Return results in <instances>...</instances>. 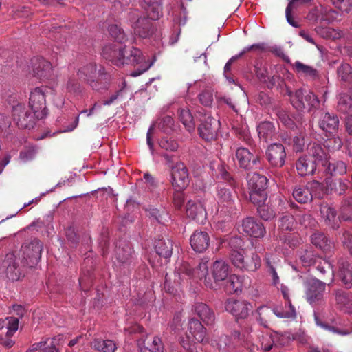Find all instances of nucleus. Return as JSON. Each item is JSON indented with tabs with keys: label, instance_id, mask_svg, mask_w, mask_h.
Returning <instances> with one entry per match:
<instances>
[{
	"label": "nucleus",
	"instance_id": "f257e3e1",
	"mask_svg": "<svg viewBox=\"0 0 352 352\" xmlns=\"http://www.w3.org/2000/svg\"><path fill=\"white\" fill-rule=\"evenodd\" d=\"M127 40V35L120 26L117 24L111 25V41H113L119 45L118 47L116 45H111V63L118 67L124 64L140 65L131 74V76L136 77L146 72L153 65L155 60H146L138 48L131 47L127 49L124 45Z\"/></svg>",
	"mask_w": 352,
	"mask_h": 352
},
{
	"label": "nucleus",
	"instance_id": "f03ea898",
	"mask_svg": "<svg viewBox=\"0 0 352 352\" xmlns=\"http://www.w3.org/2000/svg\"><path fill=\"white\" fill-rule=\"evenodd\" d=\"M216 198L218 204L217 211L221 217L232 218L238 214L236 192L219 185L217 187Z\"/></svg>",
	"mask_w": 352,
	"mask_h": 352
},
{
	"label": "nucleus",
	"instance_id": "7ed1b4c3",
	"mask_svg": "<svg viewBox=\"0 0 352 352\" xmlns=\"http://www.w3.org/2000/svg\"><path fill=\"white\" fill-rule=\"evenodd\" d=\"M229 258L232 265L242 271L256 272L261 266V257L254 251L232 250Z\"/></svg>",
	"mask_w": 352,
	"mask_h": 352
},
{
	"label": "nucleus",
	"instance_id": "20e7f679",
	"mask_svg": "<svg viewBox=\"0 0 352 352\" xmlns=\"http://www.w3.org/2000/svg\"><path fill=\"white\" fill-rule=\"evenodd\" d=\"M54 90L47 86L36 87L30 94L29 106L37 120L45 118L47 115L45 98L53 95Z\"/></svg>",
	"mask_w": 352,
	"mask_h": 352
},
{
	"label": "nucleus",
	"instance_id": "39448f33",
	"mask_svg": "<svg viewBox=\"0 0 352 352\" xmlns=\"http://www.w3.org/2000/svg\"><path fill=\"white\" fill-rule=\"evenodd\" d=\"M96 72V65L94 63H89L82 67L78 75L80 78L87 80L94 89L99 90L108 88L109 74L104 71V69L100 67L96 81L94 78Z\"/></svg>",
	"mask_w": 352,
	"mask_h": 352
},
{
	"label": "nucleus",
	"instance_id": "423d86ee",
	"mask_svg": "<svg viewBox=\"0 0 352 352\" xmlns=\"http://www.w3.org/2000/svg\"><path fill=\"white\" fill-rule=\"evenodd\" d=\"M287 94L290 98L293 107L298 111H303L308 108L311 110L320 105V100L312 92L303 89H298L294 93L287 89Z\"/></svg>",
	"mask_w": 352,
	"mask_h": 352
},
{
	"label": "nucleus",
	"instance_id": "0eeeda50",
	"mask_svg": "<svg viewBox=\"0 0 352 352\" xmlns=\"http://www.w3.org/2000/svg\"><path fill=\"white\" fill-rule=\"evenodd\" d=\"M128 19L135 34L140 37L146 38L154 33L155 28L153 23L147 17L142 16L139 10H131L128 13Z\"/></svg>",
	"mask_w": 352,
	"mask_h": 352
},
{
	"label": "nucleus",
	"instance_id": "6e6552de",
	"mask_svg": "<svg viewBox=\"0 0 352 352\" xmlns=\"http://www.w3.org/2000/svg\"><path fill=\"white\" fill-rule=\"evenodd\" d=\"M23 276V270L13 253L7 254L4 259L0 261V277L3 276L15 281Z\"/></svg>",
	"mask_w": 352,
	"mask_h": 352
},
{
	"label": "nucleus",
	"instance_id": "1a4fd4ad",
	"mask_svg": "<svg viewBox=\"0 0 352 352\" xmlns=\"http://www.w3.org/2000/svg\"><path fill=\"white\" fill-rule=\"evenodd\" d=\"M258 320L262 325L267 327L274 319V316L280 318H294V311L290 309V311H285L282 307H275L271 308L267 306H261L258 308Z\"/></svg>",
	"mask_w": 352,
	"mask_h": 352
},
{
	"label": "nucleus",
	"instance_id": "9d476101",
	"mask_svg": "<svg viewBox=\"0 0 352 352\" xmlns=\"http://www.w3.org/2000/svg\"><path fill=\"white\" fill-rule=\"evenodd\" d=\"M43 250V244L37 239L26 241L21 247L23 258L26 264L32 267L36 265L41 259Z\"/></svg>",
	"mask_w": 352,
	"mask_h": 352
},
{
	"label": "nucleus",
	"instance_id": "9b49d317",
	"mask_svg": "<svg viewBox=\"0 0 352 352\" xmlns=\"http://www.w3.org/2000/svg\"><path fill=\"white\" fill-rule=\"evenodd\" d=\"M198 131L200 137L206 141L215 140L220 126V122L210 115L204 114L199 118Z\"/></svg>",
	"mask_w": 352,
	"mask_h": 352
},
{
	"label": "nucleus",
	"instance_id": "f8f14e48",
	"mask_svg": "<svg viewBox=\"0 0 352 352\" xmlns=\"http://www.w3.org/2000/svg\"><path fill=\"white\" fill-rule=\"evenodd\" d=\"M208 261L207 258H202L196 268L190 267L188 264H184L180 268V271L190 278L200 280L204 278V283L208 287L216 289V285L212 283L210 278L207 277L208 275Z\"/></svg>",
	"mask_w": 352,
	"mask_h": 352
},
{
	"label": "nucleus",
	"instance_id": "ddd939ff",
	"mask_svg": "<svg viewBox=\"0 0 352 352\" xmlns=\"http://www.w3.org/2000/svg\"><path fill=\"white\" fill-rule=\"evenodd\" d=\"M234 161L239 168L245 170L256 168L261 164L260 156L253 155L245 147H239L236 150Z\"/></svg>",
	"mask_w": 352,
	"mask_h": 352
},
{
	"label": "nucleus",
	"instance_id": "4468645a",
	"mask_svg": "<svg viewBox=\"0 0 352 352\" xmlns=\"http://www.w3.org/2000/svg\"><path fill=\"white\" fill-rule=\"evenodd\" d=\"M12 116L14 121L20 129H30L34 128L36 118L34 114L29 112L25 104L17 103L13 106Z\"/></svg>",
	"mask_w": 352,
	"mask_h": 352
},
{
	"label": "nucleus",
	"instance_id": "2eb2a0df",
	"mask_svg": "<svg viewBox=\"0 0 352 352\" xmlns=\"http://www.w3.org/2000/svg\"><path fill=\"white\" fill-rule=\"evenodd\" d=\"M315 118H318V125L324 132L333 134L338 131L340 121L336 114L318 111L314 113V119Z\"/></svg>",
	"mask_w": 352,
	"mask_h": 352
},
{
	"label": "nucleus",
	"instance_id": "dca6fc26",
	"mask_svg": "<svg viewBox=\"0 0 352 352\" xmlns=\"http://www.w3.org/2000/svg\"><path fill=\"white\" fill-rule=\"evenodd\" d=\"M326 288L325 283L313 278L307 281L305 293V299L312 305L319 304L322 300Z\"/></svg>",
	"mask_w": 352,
	"mask_h": 352
},
{
	"label": "nucleus",
	"instance_id": "f3484780",
	"mask_svg": "<svg viewBox=\"0 0 352 352\" xmlns=\"http://www.w3.org/2000/svg\"><path fill=\"white\" fill-rule=\"evenodd\" d=\"M171 184L175 190H184L190 183L188 169L181 161H177L170 170Z\"/></svg>",
	"mask_w": 352,
	"mask_h": 352
},
{
	"label": "nucleus",
	"instance_id": "a211bd4d",
	"mask_svg": "<svg viewBox=\"0 0 352 352\" xmlns=\"http://www.w3.org/2000/svg\"><path fill=\"white\" fill-rule=\"evenodd\" d=\"M315 322L318 326L333 333L345 336L351 332L349 321L340 317L332 319L331 324H328L322 322L315 314Z\"/></svg>",
	"mask_w": 352,
	"mask_h": 352
},
{
	"label": "nucleus",
	"instance_id": "6ab92c4d",
	"mask_svg": "<svg viewBox=\"0 0 352 352\" xmlns=\"http://www.w3.org/2000/svg\"><path fill=\"white\" fill-rule=\"evenodd\" d=\"M251 307V305L248 302L234 298L228 299L225 305L226 310L236 320L246 318Z\"/></svg>",
	"mask_w": 352,
	"mask_h": 352
},
{
	"label": "nucleus",
	"instance_id": "aec40b11",
	"mask_svg": "<svg viewBox=\"0 0 352 352\" xmlns=\"http://www.w3.org/2000/svg\"><path fill=\"white\" fill-rule=\"evenodd\" d=\"M286 153L281 144H270L266 150V158L271 166L280 168L285 164Z\"/></svg>",
	"mask_w": 352,
	"mask_h": 352
},
{
	"label": "nucleus",
	"instance_id": "412c9836",
	"mask_svg": "<svg viewBox=\"0 0 352 352\" xmlns=\"http://www.w3.org/2000/svg\"><path fill=\"white\" fill-rule=\"evenodd\" d=\"M335 306L337 309L346 314L352 313V293L342 289L333 292Z\"/></svg>",
	"mask_w": 352,
	"mask_h": 352
},
{
	"label": "nucleus",
	"instance_id": "4be33fe9",
	"mask_svg": "<svg viewBox=\"0 0 352 352\" xmlns=\"http://www.w3.org/2000/svg\"><path fill=\"white\" fill-rule=\"evenodd\" d=\"M243 231L248 236L255 238L263 237L265 228L263 223L254 217H247L242 222Z\"/></svg>",
	"mask_w": 352,
	"mask_h": 352
},
{
	"label": "nucleus",
	"instance_id": "5701e85b",
	"mask_svg": "<svg viewBox=\"0 0 352 352\" xmlns=\"http://www.w3.org/2000/svg\"><path fill=\"white\" fill-rule=\"evenodd\" d=\"M190 243L194 251L201 253L209 247L210 236L206 232L197 230L191 235Z\"/></svg>",
	"mask_w": 352,
	"mask_h": 352
},
{
	"label": "nucleus",
	"instance_id": "b1692460",
	"mask_svg": "<svg viewBox=\"0 0 352 352\" xmlns=\"http://www.w3.org/2000/svg\"><path fill=\"white\" fill-rule=\"evenodd\" d=\"M190 336L199 343H204L208 341L206 337V329L201 322L196 319L191 318L188 326V332Z\"/></svg>",
	"mask_w": 352,
	"mask_h": 352
},
{
	"label": "nucleus",
	"instance_id": "393cba45",
	"mask_svg": "<svg viewBox=\"0 0 352 352\" xmlns=\"http://www.w3.org/2000/svg\"><path fill=\"white\" fill-rule=\"evenodd\" d=\"M307 150L308 155L307 156L316 162L317 167L318 166H326L329 160V156L320 144L316 143L310 144Z\"/></svg>",
	"mask_w": 352,
	"mask_h": 352
},
{
	"label": "nucleus",
	"instance_id": "a878e982",
	"mask_svg": "<svg viewBox=\"0 0 352 352\" xmlns=\"http://www.w3.org/2000/svg\"><path fill=\"white\" fill-rule=\"evenodd\" d=\"M211 274L215 283L225 281L229 276L230 267L223 260H217L211 267Z\"/></svg>",
	"mask_w": 352,
	"mask_h": 352
},
{
	"label": "nucleus",
	"instance_id": "bb28decb",
	"mask_svg": "<svg viewBox=\"0 0 352 352\" xmlns=\"http://www.w3.org/2000/svg\"><path fill=\"white\" fill-rule=\"evenodd\" d=\"M320 214L326 226L333 230L339 228L340 223L342 220H340L339 216L337 217V211L334 208L327 204H322L320 206Z\"/></svg>",
	"mask_w": 352,
	"mask_h": 352
},
{
	"label": "nucleus",
	"instance_id": "cd10ccee",
	"mask_svg": "<svg viewBox=\"0 0 352 352\" xmlns=\"http://www.w3.org/2000/svg\"><path fill=\"white\" fill-rule=\"evenodd\" d=\"M186 215L197 222L202 223L206 219V212L200 202L189 200L186 204Z\"/></svg>",
	"mask_w": 352,
	"mask_h": 352
},
{
	"label": "nucleus",
	"instance_id": "c85d7f7f",
	"mask_svg": "<svg viewBox=\"0 0 352 352\" xmlns=\"http://www.w3.org/2000/svg\"><path fill=\"white\" fill-rule=\"evenodd\" d=\"M338 276L345 287L349 289L352 287V267L344 258H340L338 261Z\"/></svg>",
	"mask_w": 352,
	"mask_h": 352
},
{
	"label": "nucleus",
	"instance_id": "c756f323",
	"mask_svg": "<svg viewBox=\"0 0 352 352\" xmlns=\"http://www.w3.org/2000/svg\"><path fill=\"white\" fill-rule=\"evenodd\" d=\"M142 8L148 19L157 20L162 16V0H143Z\"/></svg>",
	"mask_w": 352,
	"mask_h": 352
},
{
	"label": "nucleus",
	"instance_id": "7c9ffc66",
	"mask_svg": "<svg viewBox=\"0 0 352 352\" xmlns=\"http://www.w3.org/2000/svg\"><path fill=\"white\" fill-rule=\"evenodd\" d=\"M138 344L142 352H164V344L161 338L153 337L151 339L146 338L145 340H138Z\"/></svg>",
	"mask_w": 352,
	"mask_h": 352
},
{
	"label": "nucleus",
	"instance_id": "2f4dec72",
	"mask_svg": "<svg viewBox=\"0 0 352 352\" xmlns=\"http://www.w3.org/2000/svg\"><path fill=\"white\" fill-rule=\"evenodd\" d=\"M296 226V221L294 217L288 213H284L279 218L278 221V228H279V238L281 241H283L285 243L287 242V237L284 233L285 231H292Z\"/></svg>",
	"mask_w": 352,
	"mask_h": 352
},
{
	"label": "nucleus",
	"instance_id": "473e14b6",
	"mask_svg": "<svg viewBox=\"0 0 352 352\" xmlns=\"http://www.w3.org/2000/svg\"><path fill=\"white\" fill-rule=\"evenodd\" d=\"M192 310L206 324H213L215 319L214 313L206 304L197 302L194 305Z\"/></svg>",
	"mask_w": 352,
	"mask_h": 352
},
{
	"label": "nucleus",
	"instance_id": "72a5a7b5",
	"mask_svg": "<svg viewBox=\"0 0 352 352\" xmlns=\"http://www.w3.org/2000/svg\"><path fill=\"white\" fill-rule=\"evenodd\" d=\"M156 253L165 258H170L173 253V241L169 238L159 236L155 241Z\"/></svg>",
	"mask_w": 352,
	"mask_h": 352
},
{
	"label": "nucleus",
	"instance_id": "f704fd0d",
	"mask_svg": "<svg viewBox=\"0 0 352 352\" xmlns=\"http://www.w3.org/2000/svg\"><path fill=\"white\" fill-rule=\"evenodd\" d=\"M296 166L298 173L302 177L312 175L317 169L316 162L307 155L300 157L296 163Z\"/></svg>",
	"mask_w": 352,
	"mask_h": 352
},
{
	"label": "nucleus",
	"instance_id": "c9c22d12",
	"mask_svg": "<svg viewBox=\"0 0 352 352\" xmlns=\"http://www.w3.org/2000/svg\"><path fill=\"white\" fill-rule=\"evenodd\" d=\"M249 190H266L267 179L258 173H250L247 175Z\"/></svg>",
	"mask_w": 352,
	"mask_h": 352
},
{
	"label": "nucleus",
	"instance_id": "e433bc0d",
	"mask_svg": "<svg viewBox=\"0 0 352 352\" xmlns=\"http://www.w3.org/2000/svg\"><path fill=\"white\" fill-rule=\"evenodd\" d=\"M324 167L325 173L331 177H338L346 173L347 166L344 162L338 160H328Z\"/></svg>",
	"mask_w": 352,
	"mask_h": 352
},
{
	"label": "nucleus",
	"instance_id": "4c0bfd02",
	"mask_svg": "<svg viewBox=\"0 0 352 352\" xmlns=\"http://www.w3.org/2000/svg\"><path fill=\"white\" fill-rule=\"evenodd\" d=\"M52 72V64L43 58H36L34 63V74L40 78H48Z\"/></svg>",
	"mask_w": 352,
	"mask_h": 352
},
{
	"label": "nucleus",
	"instance_id": "58836bf2",
	"mask_svg": "<svg viewBox=\"0 0 352 352\" xmlns=\"http://www.w3.org/2000/svg\"><path fill=\"white\" fill-rule=\"evenodd\" d=\"M177 116L188 131L192 132L195 130L196 126L195 118H197V117L194 118L188 108H179L177 111Z\"/></svg>",
	"mask_w": 352,
	"mask_h": 352
},
{
	"label": "nucleus",
	"instance_id": "ea45409f",
	"mask_svg": "<svg viewBox=\"0 0 352 352\" xmlns=\"http://www.w3.org/2000/svg\"><path fill=\"white\" fill-rule=\"evenodd\" d=\"M116 256L118 261L122 263L128 262L132 256V248L127 241H120L116 248Z\"/></svg>",
	"mask_w": 352,
	"mask_h": 352
},
{
	"label": "nucleus",
	"instance_id": "a19ab883",
	"mask_svg": "<svg viewBox=\"0 0 352 352\" xmlns=\"http://www.w3.org/2000/svg\"><path fill=\"white\" fill-rule=\"evenodd\" d=\"M145 210L146 215L148 217L156 221L159 223L165 224L168 222L170 216L165 209L159 210L150 206Z\"/></svg>",
	"mask_w": 352,
	"mask_h": 352
},
{
	"label": "nucleus",
	"instance_id": "79ce46f5",
	"mask_svg": "<svg viewBox=\"0 0 352 352\" xmlns=\"http://www.w3.org/2000/svg\"><path fill=\"white\" fill-rule=\"evenodd\" d=\"M257 131L259 138L267 142L275 135V127L271 122H262L258 125Z\"/></svg>",
	"mask_w": 352,
	"mask_h": 352
},
{
	"label": "nucleus",
	"instance_id": "37998d69",
	"mask_svg": "<svg viewBox=\"0 0 352 352\" xmlns=\"http://www.w3.org/2000/svg\"><path fill=\"white\" fill-rule=\"evenodd\" d=\"M310 190L308 186H298L294 188L292 195L296 201L306 204L312 200Z\"/></svg>",
	"mask_w": 352,
	"mask_h": 352
},
{
	"label": "nucleus",
	"instance_id": "c03bdc74",
	"mask_svg": "<svg viewBox=\"0 0 352 352\" xmlns=\"http://www.w3.org/2000/svg\"><path fill=\"white\" fill-rule=\"evenodd\" d=\"M339 218L343 221L352 222V196L342 201Z\"/></svg>",
	"mask_w": 352,
	"mask_h": 352
},
{
	"label": "nucleus",
	"instance_id": "a18cd8bd",
	"mask_svg": "<svg viewBox=\"0 0 352 352\" xmlns=\"http://www.w3.org/2000/svg\"><path fill=\"white\" fill-rule=\"evenodd\" d=\"M311 243L316 248L324 252L328 251L331 248L330 241L328 240L325 234L320 232H315L311 236Z\"/></svg>",
	"mask_w": 352,
	"mask_h": 352
},
{
	"label": "nucleus",
	"instance_id": "49530a36",
	"mask_svg": "<svg viewBox=\"0 0 352 352\" xmlns=\"http://www.w3.org/2000/svg\"><path fill=\"white\" fill-rule=\"evenodd\" d=\"M265 50V45L263 43H258V44H254L251 46L245 47L241 52H240L239 54L232 56L226 64L224 67L225 72H228L230 69L231 65L232 63H234L235 60L241 58L242 56H243L245 54L251 52V51H256L259 52H262Z\"/></svg>",
	"mask_w": 352,
	"mask_h": 352
},
{
	"label": "nucleus",
	"instance_id": "de8ad7c7",
	"mask_svg": "<svg viewBox=\"0 0 352 352\" xmlns=\"http://www.w3.org/2000/svg\"><path fill=\"white\" fill-rule=\"evenodd\" d=\"M294 66L296 72L300 75L309 77L311 80H316L318 78V71L311 66L305 65L300 61H296Z\"/></svg>",
	"mask_w": 352,
	"mask_h": 352
},
{
	"label": "nucleus",
	"instance_id": "09e8293b",
	"mask_svg": "<svg viewBox=\"0 0 352 352\" xmlns=\"http://www.w3.org/2000/svg\"><path fill=\"white\" fill-rule=\"evenodd\" d=\"M224 282L226 292L234 294L241 291V282L240 281L239 277L236 275H230Z\"/></svg>",
	"mask_w": 352,
	"mask_h": 352
},
{
	"label": "nucleus",
	"instance_id": "8fccbe9b",
	"mask_svg": "<svg viewBox=\"0 0 352 352\" xmlns=\"http://www.w3.org/2000/svg\"><path fill=\"white\" fill-rule=\"evenodd\" d=\"M310 0H290L285 10V15L287 22L293 27H298V24L294 21L292 16V11L294 8H297L299 4H304Z\"/></svg>",
	"mask_w": 352,
	"mask_h": 352
},
{
	"label": "nucleus",
	"instance_id": "3c124183",
	"mask_svg": "<svg viewBox=\"0 0 352 352\" xmlns=\"http://www.w3.org/2000/svg\"><path fill=\"white\" fill-rule=\"evenodd\" d=\"M274 340L270 333H262L258 336V344L256 345L257 349H261L264 351H268L272 349Z\"/></svg>",
	"mask_w": 352,
	"mask_h": 352
},
{
	"label": "nucleus",
	"instance_id": "603ef678",
	"mask_svg": "<svg viewBox=\"0 0 352 352\" xmlns=\"http://www.w3.org/2000/svg\"><path fill=\"white\" fill-rule=\"evenodd\" d=\"M250 201L257 206V207L265 204L267 200V192L266 190H250Z\"/></svg>",
	"mask_w": 352,
	"mask_h": 352
},
{
	"label": "nucleus",
	"instance_id": "864d4df0",
	"mask_svg": "<svg viewBox=\"0 0 352 352\" xmlns=\"http://www.w3.org/2000/svg\"><path fill=\"white\" fill-rule=\"evenodd\" d=\"M318 257L314 254L311 250H306L300 254L299 260L303 266L309 267L314 265Z\"/></svg>",
	"mask_w": 352,
	"mask_h": 352
},
{
	"label": "nucleus",
	"instance_id": "5fc2aeb1",
	"mask_svg": "<svg viewBox=\"0 0 352 352\" xmlns=\"http://www.w3.org/2000/svg\"><path fill=\"white\" fill-rule=\"evenodd\" d=\"M338 109L342 113H352V98L347 95L341 96L338 102Z\"/></svg>",
	"mask_w": 352,
	"mask_h": 352
},
{
	"label": "nucleus",
	"instance_id": "6e6d98bb",
	"mask_svg": "<svg viewBox=\"0 0 352 352\" xmlns=\"http://www.w3.org/2000/svg\"><path fill=\"white\" fill-rule=\"evenodd\" d=\"M338 77L343 81H349L352 79V68L348 63H342L337 69Z\"/></svg>",
	"mask_w": 352,
	"mask_h": 352
},
{
	"label": "nucleus",
	"instance_id": "4d7b16f0",
	"mask_svg": "<svg viewBox=\"0 0 352 352\" xmlns=\"http://www.w3.org/2000/svg\"><path fill=\"white\" fill-rule=\"evenodd\" d=\"M217 168L221 178L226 182L232 188H235L236 182L230 173L227 170L225 164H219Z\"/></svg>",
	"mask_w": 352,
	"mask_h": 352
},
{
	"label": "nucleus",
	"instance_id": "13d9d810",
	"mask_svg": "<svg viewBox=\"0 0 352 352\" xmlns=\"http://www.w3.org/2000/svg\"><path fill=\"white\" fill-rule=\"evenodd\" d=\"M331 2L341 12L352 14V0H331Z\"/></svg>",
	"mask_w": 352,
	"mask_h": 352
},
{
	"label": "nucleus",
	"instance_id": "bf43d9fd",
	"mask_svg": "<svg viewBox=\"0 0 352 352\" xmlns=\"http://www.w3.org/2000/svg\"><path fill=\"white\" fill-rule=\"evenodd\" d=\"M200 103L205 107H211L213 103V93L210 89H206L198 96Z\"/></svg>",
	"mask_w": 352,
	"mask_h": 352
},
{
	"label": "nucleus",
	"instance_id": "052dcab7",
	"mask_svg": "<svg viewBox=\"0 0 352 352\" xmlns=\"http://www.w3.org/2000/svg\"><path fill=\"white\" fill-rule=\"evenodd\" d=\"M343 143L342 139L339 136H332L325 140L324 146L329 150L338 151L339 150Z\"/></svg>",
	"mask_w": 352,
	"mask_h": 352
},
{
	"label": "nucleus",
	"instance_id": "680f3d73",
	"mask_svg": "<svg viewBox=\"0 0 352 352\" xmlns=\"http://www.w3.org/2000/svg\"><path fill=\"white\" fill-rule=\"evenodd\" d=\"M180 343L188 352H197L195 342L188 333H186L185 336L181 338Z\"/></svg>",
	"mask_w": 352,
	"mask_h": 352
},
{
	"label": "nucleus",
	"instance_id": "e2e57ef3",
	"mask_svg": "<svg viewBox=\"0 0 352 352\" xmlns=\"http://www.w3.org/2000/svg\"><path fill=\"white\" fill-rule=\"evenodd\" d=\"M109 340L96 338L91 343V346L100 352H110Z\"/></svg>",
	"mask_w": 352,
	"mask_h": 352
},
{
	"label": "nucleus",
	"instance_id": "0e129e2a",
	"mask_svg": "<svg viewBox=\"0 0 352 352\" xmlns=\"http://www.w3.org/2000/svg\"><path fill=\"white\" fill-rule=\"evenodd\" d=\"M308 187L310 188L312 199L314 197L320 199L323 195V187L322 185L317 182L313 181L308 184Z\"/></svg>",
	"mask_w": 352,
	"mask_h": 352
},
{
	"label": "nucleus",
	"instance_id": "69168bd1",
	"mask_svg": "<svg viewBox=\"0 0 352 352\" xmlns=\"http://www.w3.org/2000/svg\"><path fill=\"white\" fill-rule=\"evenodd\" d=\"M6 336L11 337L17 331L19 327V319L14 317L6 318Z\"/></svg>",
	"mask_w": 352,
	"mask_h": 352
},
{
	"label": "nucleus",
	"instance_id": "338daca9",
	"mask_svg": "<svg viewBox=\"0 0 352 352\" xmlns=\"http://www.w3.org/2000/svg\"><path fill=\"white\" fill-rule=\"evenodd\" d=\"M329 186L331 188V190H333L339 195L344 194L348 188L346 184L341 179H336L333 182H331L329 184Z\"/></svg>",
	"mask_w": 352,
	"mask_h": 352
},
{
	"label": "nucleus",
	"instance_id": "774afa93",
	"mask_svg": "<svg viewBox=\"0 0 352 352\" xmlns=\"http://www.w3.org/2000/svg\"><path fill=\"white\" fill-rule=\"evenodd\" d=\"M257 212L261 218L265 221H269L272 219L275 215L274 210L270 208L269 206L264 204L257 208Z\"/></svg>",
	"mask_w": 352,
	"mask_h": 352
}]
</instances>
